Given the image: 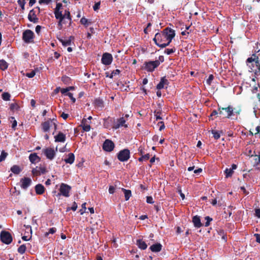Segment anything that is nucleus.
I'll use <instances>...</instances> for the list:
<instances>
[{"label":"nucleus","mask_w":260,"mask_h":260,"mask_svg":"<svg viewBox=\"0 0 260 260\" xmlns=\"http://www.w3.org/2000/svg\"><path fill=\"white\" fill-rule=\"evenodd\" d=\"M175 36V30L171 28L167 27L160 32L156 33L153 40L156 45L161 48H164L170 45Z\"/></svg>","instance_id":"1"},{"label":"nucleus","mask_w":260,"mask_h":260,"mask_svg":"<svg viewBox=\"0 0 260 260\" xmlns=\"http://www.w3.org/2000/svg\"><path fill=\"white\" fill-rule=\"evenodd\" d=\"M57 120L55 118H49L42 123V129L46 134L44 136L45 139L48 140L49 138V133L51 130L55 131L57 127ZM54 135V132L52 133Z\"/></svg>","instance_id":"2"},{"label":"nucleus","mask_w":260,"mask_h":260,"mask_svg":"<svg viewBox=\"0 0 260 260\" xmlns=\"http://www.w3.org/2000/svg\"><path fill=\"white\" fill-rule=\"evenodd\" d=\"M247 63L254 62L256 66V69L255 72V77H260V53L257 55L253 54L252 56L248 57L246 60Z\"/></svg>","instance_id":"3"},{"label":"nucleus","mask_w":260,"mask_h":260,"mask_svg":"<svg viewBox=\"0 0 260 260\" xmlns=\"http://www.w3.org/2000/svg\"><path fill=\"white\" fill-rule=\"evenodd\" d=\"M160 64L158 60L145 61L142 69L148 72H153Z\"/></svg>","instance_id":"4"},{"label":"nucleus","mask_w":260,"mask_h":260,"mask_svg":"<svg viewBox=\"0 0 260 260\" xmlns=\"http://www.w3.org/2000/svg\"><path fill=\"white\" fill-rule=\"evenodd\" d=\"M62 7V5L61 3H57L56 8L54 10V15L56 19H58V27L59 29H61L62 27V22L64 19V16H62L61 11H60V9Z\"/></svg>","instance_id":"5"},{"label":"nucleus","mask_w":260,"mask_h":260,"mask_svg":"<svg viewBox=\"0 0 260 260\" xmlns=\"http://www.w3.org/2000/svg\"><path fill=\"white\" fill-rule=\"evenodd\" d=\"M34 33L30 29H26L22 34V39L26 43L34 42Z\"/></svg>","instance_id":"6"},{"label":"nucleus","mask_w":260,"mask_h":260,"mask_svg":"<svg viewBox=\"0 0 260 260\" xmlns=\"http://www.w3.org/2000/svg\"><path fill=\"white\" fill-rule=\"evenodd\" d=\"M57 150V147H56L55 150L53 148L47 147L43 149L42 151L47 159L52 160L55 156Z\"/></svg>","instance_id":"7"},{"label":"nucleus","mask_w":260,"mask_h":260,"mask_svg":"<svg viewBox=\"0 0 260 260\" xmlns=\"http://www.w3.org/2000/svg\"><path fill=\"white\" fill-rule=\"evenodd\" d=\"M222 110H224L227 114H240L241 112V109L239 106H229L227 107L222 108Z\"/></svg>","instance_id":"8"},{"label":"nucleus","mask_w":260,"mask_h":260,"mask_svg":"<svg viewBox=\"0 0 260 260\" xmlns=\"http://www.w3.org/2000/svg\"><path fill=\"white\" fill-rule=\"evenodd\" d=\"M1 241L6 244H10L12 241V238L11 234L6 231H2L0 234Z\"/></svg>","instance_id":"9"},{"label":"nucleus","mask_w":260,"mask_h":260,"mask_svg":"<svg viewBox=\"0 0 260 260\" xmlns=\"http://www.w3.org/2000/svg\"><path fill=\"white\" fill-rule=\"evenodd\" d=\"M71 189V187L69 185L61 183L59 188L60 193H58V195L61 194L65 197H69L70 196Z\"/></svg>","instance_id":"10"},{"label":"nucleus","mask_w":260,"mask_h":260,"mask_svg":"<svg viewBox=\"0 0 260 260\" xmlns=\"http://www.w3.org/2000/svg\"><path fill=\"white\" fill-rule=\"evenodd\" d=\"M129 158V151L127 149L120 151L118 154V158L121 161H125Z\"/></svg>","instance_id":"11"},{"label":"nucleus","mask_w":260,"mask_h":260,"mask_svg":"<svg viewBox=\"0 0 260 260\" xmlns=\"http://www.w3.org/2000/svg\"><path fill=\"white\" fill-rule=\"evenodd\" d=\"M113 60L112 55L109 53H105L103 54L102 58V62L106 65H110Z\"/></svg>","instance_id":"12"},{"label":"nucleus","mask_w":260,"mask_h":260,"mask_svg":"<svg viewBox=\"0 0 260 260\" xmlns=\"http://www.w3.org/2000/svg\"><path fill=\"white\" fill-rule=\"evenodd\" d=\"M114 148V143L110 140H106L103 145V149L107 152H110L113 150Z\"/></svg>","instance_id":"13"},{"label":"nucleus","mask_w":260,"mask_h":260,"mask_svg":"<svg viewBox=\"0 0 260 260\" xmlns=\"http://www.w3.org/2000/svg\"><path fill=\"white\" fill-rule=\"evenodd\" d=\"M93 104L95 108L100 110H102L105 106L104 101L100 97L94 99Z\"/></svg>","instance_id":"14"},{"label":"nucleus","mask_w":260,"mask_h":260,"mask_svg":"<svg viewBox=\"0 0 260 260\" xmlns=\"http://www.w3.org/2000/svg\"><path fill=\"white\" fill-rule=\"evenodd\" d=\"M28 19L29 21L36 23L38 22L39 18L36 15V12L34 9L31 10L28 15Z\"/></svg>","instance_id":"15"},{"label":"nucleus","mask_w":260,"mask_h":260,"mask_svg":"<svg viewBox=\"0 0 260 260\" xmlns=\"http://www.w3.org/2000/svg\"><path fill=\"white\" fill-rule=\"evenodd\" d=\"M21 187L25 189L27 188L31 183V180L29 178H22L21 181Z\"/></svg>","instance_id":"16"},{"label":"nucleus","mask_w":260,"mask_h":260,"mask_svg":"<svg viewBox=\"0 0 260 260\" xmlns=\"http://www.w3.org/2000/svg\"><path fill=\"white\" fill-rule=\"evenodd\" d=\"M46 172V169L44 167H37L32 170V173L35 176H39Z\"/></svg>","instance_id":"17"},{"label":"nucleus","mask_w":260,"mask_h":260,"mask_svg":"<svg viewBox=\"0 0 260 260\" xmlns=\"http://www.w3.org/2000/svg\"><path fill=\"white\" fill-rule=\"evenodd\" d=\"M237 168V166L235 164H233L232 166V168H226L224 171V173L225 174V176L226 178L231 177L234 173V170H236Z\"/></svg>","instance_id":"18"},{"label":"nucleus","mask_w":260,"mask_h":260,"mask_svg":"<svg viewBox=\"0 0 260 260\" xmlns=\"http://www.w3.org/2000/svg\"><path fill=\"white\" fill-rule=\"evenodd\" d=\"M169 82L168 80L166 79L165 77L161 78L160 81L159 83L156 86V88L157 89H161L164 88L165 85H168Z\"/></svg>","instance_id":"19"},{"label":"nucleus","mask_w":260,"mask_h":260,"mask_svg":"<svg viewBox=\"0 0 260 260\" xmlns=\"http://www.w3.org/2000/svg\"><path fill=\"white\" fill-rule=\"evenodd\" d=\"M125 120L123 118H120L118 119L116 123H115L113 126V127L115 129L118 128L120 126L127 127V125L125 124Z\"/></svg>","instance_id":"20"},{"label":"nucleus","mask_w":260,"mask_h":260,"mask_svg":"<svg viewBox=\"0 0 260 260\" xmlns=\"http://www.w3.org/2000/svg\"><path fill=\"white\" fill-rule=\"evenodd\" d=\"M81 125L82 127L83 131L85 132H89L90 129V126L89 124V122L85 118L83 119Z\"/></svg>","instance_id":"21"},{"label":"nucleus","mask_w":260,"mask_h":260,"mask_svg":"<svg viewBox=\"0 0 260 260\" xmlns=\"http://www.w3.org/2000/svg\"><path fill=\"white\" fill-rule=\"evenodd\" d=\"M54 138L55 142H64L66 140V135L59 132L58 135L54 136Z\"/></svg>","instance_id":"22"},{"label":"nucleus","mask_w":260,"mask_h":260,"mask_svg":"<svg viewBox=\"0 0 260 260\" xmlns=\"http://www.w3.org/2000/svg\"><path fill=\"white\" fill-rule=\"evenodd\" d=\"M74 39L73 36H70L68 39L64 40L62 39H59V41L61 43L63 46H70L71 45L72 41Z\"/></svg>","instance_id":"23"},{"label":"nucleus","mask_w":260,"mask_h":260,"mask_svg":"<svg viewBox=\"0 0 260 260\" xmlns=\"http://www.w3.org/2000/svg\"><path fill=\"white\" fill-rule=\"evenodd\" d=\"M162 245L160 243H156L155 244L152 245L150 247V250L152 252H159L161 250Z\"/></svg>","instance_id":"24"},{"label":"nucleus","mask_w":260,"mask_h":260,"mask_svg":"<svg viewBox=\"0 0 260 260\" xmlns=\"http://www.w3.org/2000/svg\"><path fill=\"white\" fill-rule=\"evenodd\" d=\"M136 244L141 249L145 250L147 247V245L146 243L141 239L137 240Z\"/></svg>","instance_id":"25"},{"label":"nucleus","mask_w":260,"mask_h":260,"mask_svg":"<svg viewBox=\"0 0 260 260\" xmlns=\"http://www.w3.org/2000/svg\"><path fill=\"white\" fill-rule=\"evenodd\" d=\"M192 222L193 223L194 226L196 228H198L202 226L201 220L200 217L198 216H195L193 217Z\"/></svg>","instance_id":"26"},{"label":"nucleus","mask_w":260,"mask_h":260,"mask_svg":"<svg viewBox=\"0 0 260 260\" xmlns=\"http://www.w3.org/2000/svg\"><path fill=\"white\" fill-rule=\"evenodd\" d=\"M44 187L42 184H39L35 186V190L38 194H43L44 192Z\"/></svg>","instance_id":"27"},{"label":"nucleus","mask_w":260,"mask_h":260,"mask_svg":"<svg viewBox=\"0 0 260 260\" xmlns=\"http://www.w3.org/2000/svg\"><path fill=\"white\" fill-rule=\"evenodd\" d=\"M29 160L32 163H35L37 161L40 160V157L37 155L36 153L30 154L29 156Z\"/></svg>","instance_id":"28"},{"label":"nucleus","mask_w":260,"mask_h":260,"mask_svg":"<svg viewBox=\"0 0 260 260\" xmlns=\"http://www.w3.org/2000/svg\"><path fill=\"white\" fill-rule=\"evenodd\" d=\"M75 160V156L73 153H70L69 154L68 157L64 159L66 163L72 164Z\"/></svg>","instance_id":"29"},{"label":"nucleus","mask_w":260,"mask_h":260,"mask_svg":"<svg viewBox=\"0 0 260 260\" xmlns=\"http://www.w3.org/2000/svg\"><path fill=\"white\" fill-rule=\"evenodd\" d=\"M80 22L82 25H83L86 27H87L91 23V22L90 21L88 20L87 19L84 17L80 19Z\"/></svg>","instance_id":"30"},{"label":"nucleus","mask_w":260,"mask_h":260,"mask_svg":"<svg viewBox=\"0 0 260 260\" xmlns=\"http://www.w3.org/2000/svg\"><path fill=\"white\" fill-rule=\"evenodd\" d=\"M8 64L4 59L0 60V69L2 70H5L8 68Z\"/></svg>","instance_id":"31"},{"label":"nucleus","mask_w":260,"mask_h":260,"mask_svg":"<svg viewBox=\"0 0 260 260\" xmlns=\"http://www.w3.org/2000/svg\"><path fill=\"white\" fill-rule=\"evenodd\" d=\"M122 190L123 191V192L124 193V197H125V200L126 201L128 200L132 195L131 191L130 190H127V189H125L124 188H122Z\"/></svg>","instance_id":"32"},{"label":"nucleus","mask_w":260,"mask_h":260,"mask_svg":"<svg viewBox=\"0 0 260 260\" xmlns=\"http://www.w3.org/2000/svg\"><path fill=\"white\" fill-rule=\"evenodd\" d=\"M247 65L248 66L249 68L251 70V72H253L255 75V70L256 69V66L255 65L254 62L251 63H247Z\"/></svg>","instance_id":"33"},{"label":"nucleus","mask_w":260,"mask_h":260,"mask_svg":"<svg viewBox=\"0 0 260 260\" xmlns=\"http://www.w3.org/2000/svg\"><path fill=\"white\" fill-rule=\"evenodd\" d=\"M11 171L14 174H18L20 172V169L18 166L14 165L11 168Z\"/></svg>","instance_id":"34"},{"label":"nucleus","mask_w":260,"mask_h":260,"mask_svg":"<svg viewBox=\"0 0 260 260\" xmlns=\"http://www.w3.org/2000/svg\"><path fill=\"white\" fill-rule=\"evenodd\" d=\"M61 81L66 84H69L71 81L70 77L67 76H63L61 78Z\"/></svg>","instance_id":"35"},{"label":"nucleus","mask_w":260,"mask_h":260,"mask_svg":"<svg viewBox=\"0 0 260 260\" xmlns=\"http://www.w3.org/2000/svg\"><path fill=\"white\" fill-rule=\"evenodd\" d=\"M8 156V153L5 151L3 150L0 155V161H3L5 160Z\"/></svg>","instance_id":"36"},{"label":"nucleus","mask_w":260,"mask_h":260,"mask_svg":"<svg viewBox=\"0 0 260 260\" xmlns=\"http://www.w3.org/2000/svg\"><path fill=\"white\" fill-rule=\"evenodd\" d=\"M2 98L4 101H8L10 100V94L8 92H4L2 95Z\"/></svg>","instance_id":"37"},{"label":"nucleus","mask_w":260,"mask_h":260,"mask_svg":"<svg viewBox=\"0 0 260 260\" xmlns=\"http://www.w3.org/2000/svg\"><path fill=\"white\" fill-rule=\"evenodd\" d=\"M26 250V246L25 245H21L18 248V252L20 254H23Z\"/></svg>","instance_id":"38"},{"label":"nucleus","mask_w":260,"mask_h":260,"mask_svg":"<svg viewBox=\"0 0 260 260\" xmlns=\"http://www.w3.org/2000/svg\"><path fill=\"white\" fill-rule=\"evenodd\" d=\"M150 158V155L149 154H146L142 156L141 157L139 158V161H143L147 160Z\"/></svg>","instance_id":"39"},{"label":"nucleus","mask_w":260,"mask_h":260,"mask_svg":"<svg viewBox=\"0 0 260 260\" xmlns=\"http://www.w3.org/2000/svg\"><path fill=\"white\" fill-rule=\"evenodd\" d=\"M62 16H64V18H67L69 19L70 21H71L72 18L70 14V12L69 10H65L64 14H62Z\"/></svg>","instance_id":"40"},{"label":"nucleus","mask_w":260,"mask_h":260,"mask_svg":"<svg viewBox=\"0 0 260 260\" xmlns=\"http://www.w3.org/2000/svg\"><path fill=\"white\" fill-rule=\"evenodd\" d=\"M10 122L12 123V127L13 129H15V127L17 126V121L15 120V118L13 117H11L10 118Z\"/></svg>","instance_id":"41"},{"label":"nucleus","mask_w":260,"mask_h":260,"mask_svg":"<svg viewBox=\"0 0 260 260\" xmlns=\"http://www.w3.org/2000/svg\"><path fill=\"white\" fill-rule=\"evenodd\" d=\"M17 2L21 8L23 10H24V6L26 4L25 0H18Z\"/></svg>","instance_id":"42"},{"label":"nucleus","mask_w":260,"mask_h":260,"mask_svg":"<svg viewBox=\"0 0 260 260\" xmlns=\"http://www.w3.org/2000/svg\"><path fill=\"white\" fill-rule=\"evenodd\" d=\"M175 51H176V49L174 47V48H171V49H166L165 50V53H166L168 55H170V54H171L174 53L175 52Z\"/></svg>","instance_id":"43"},{"label":"nucleus","mask_w":260,"mask_h":260,"mask_svg":"<svg viewBox=\"0 0 260 260\" xmlns=\"http://www.w3.org/2000/svg\"><path fill=\"white\" fill-rule=\"evenodd\" d=\"M211 133L215 139H218L220 138V135L218 131L213 130L212 131Z\"/></svg>","instance_id":"44"},{"label":"nucleus","mask_w":260,"mask_h":260,"mask_svg":"<svg viewBox=\"0 0 260 260\" xmlns=\"http://www.w3.org/2000/svg\"><path fill=\"white\" fill-rule=\"evenodd\" d=\"M36 75V72L34 70H32L29 73H27L26 74V76L29 78H31L32 77H34L35 76V75Z\"/></svg>","instance_id":"45"},{"label":"nucleus","mask_w":260,"mask_h":260,"mask_svg":"<svg viewBox=\"0 0 260 260\" xmlns=\"http://www.w3.org/2000/svg\"><path fill=\"white\" fill-rule=\"evenodd\" d=\"M67 96H68L70 98L73 103H75L76 102V99L73 96V93L69 92L67 94Z\"/></svg>","instance_id":"46"},{"label":"nucleus","mask_w":260,"mask_h":260,"mask_svg":"<svg viewBox=\"0 0 260 260\" xmlns=\"http://www.w3.org/2000/svg\"><path fill=\"white\" fill-rule=\"evenodd\" d=\"M177 190L179 193L180 194V197H181L182 200L185 199V195L182 192L181 188L180 186H177Z\"/></svg>","instance_id":"47"},{"label":"nucleus","mask_w":260,"mask_h":260,"mask_svg":"<svg viewBox=\"0 0 260 260\" xmlns=\"http://www.w3.org/2000/svg\"><path fill=\"white\" fill-rule=\"evenodd\" d=\"M213 79H214L213 75H210L209 77H208V78L206 80L207 84H208V85H211V82H212V80H213Z\"/></svg>","instance_id":"48"},{"label":"nucleus","mask_w":260,"mask_h":260,"mask_svg":"<svg viewBox=\"0 0 260 260\" xmlns=\"http://www.w3.org/2000/svg\"><path fill=\"white\" fill-rule=\"evenodd\" d=\"M205 220H206V222H205V226H208L209 225L210 222L212 220V219L209 216H206L205 217Z\"/></svg>","instance_id":"49"},{"label":"nucleus","mask_w":260,"mask_h":260,"mask_svg":"<svg viewBox=\"0 0 260 260\" xmlns=\"http://www.w3.org/2000/svg\"><path fill=\"white\" fill-rule=\"evenodd\" d=\"M56 231V230L55 228H50L48 233H46V236H48L49 234H53Z\"/></svg>","instance_id":"50"},{"label":"nucleus","mask_w":260,"mask_h":260,"mask_svg":"<svg viewBox=\"0 0 260 260\" xmlns=\"http://www.w3.org/2000/svg\"><path fill=\"white\" fill-rule=\"evenodd\" d=\"M258 107H260V105L253 107V112L254 114L260 113V109H259Z\"/></svg>","instance_id":"51"},{"label":"nucleus","mask_w":260,"mask_h":260,"mask_svg":"<svg viewBox=\"0 0 260 260\" xmlns=\"http://www.w3.org/2000/svg\"><path fill=\"white\" fill-rule=\"evenodd\" d=\"M100 4H101V3L100 2L95 3L94 6H93V9L94 11H97L99 9L100 6Z\"/></svg>","instance_id":"52"},{"label":"nucleus","mask_w":260,"mask_h":260,"mask_svg":"<svg viewBox=\"0 0 260 260\" xmlns=\"http://www.w3.org/2000/svg\"><path fill=\"white\" fill-rule=\"evenodd\" d=\"M18 108V106L16 104H12L10 105V109L11 110H12L13 112H15L14 111L15 109H17Z\"/></svg>","instance_id":"53"},{"label":"nucleus","mask_w":260,"mask_h":260,"mask_svg":"<svg viewBox=\"0 0 260 260\" xmlns=\"http://www.w3.org/2000/svg\"><path fill=\"white\" fill-rule=\"evenodd\" d=\"M146 202L149 204H153L154 203L153 198L152 197H147Z\"/></svg>","instance_id":"54"},{"label":"nucleus","mask_w":260,"mask_h":260,"mask_svg":"<svg viewBox=\"0 0 260 260\" xmlns=\"http://www.w3.org/2000/svg\"><path fill=\"white\" fill-rule=\"evenodd\" d=\"M60 91H61V93L62 94H64V95H67V94L69 92L68 91L67 87L66 88H61V89H60Z\"/></svg>","instance_id":"55"},{"label":"nucleus","mask_w":260,"mask_h":260,"mask_svg":"<svg viewBox=\"0 0 260 260\" xmlns=\"http://www.w3.org/2000/svg\"><path fill=\"white\" fill-rule=\"evenodd\" d=\"M115 187L113 186L110 185L109 188V192L110 194H113L115 192Z\"/></svg>","instance_id":"56"},{"label":"nucleus","mask_w":260,"mask_h":260,"mask_svg":"<svg viewBox=\"0 0 260 260\" xmlns=\"http://www.w3.org/2000/svg\"><path fill=\"white\" fill-rule=\"evenodd\" d=\"M258 87H259V84H257L256 85L254 86L252 89V93H255L257 91Z\"/></svg>","instance_id":"57"},{"label":"nucleus","mask_w":260,"mask_h":260,"mask_svg":"<svg viewBox=\"0 0 260 260\" xmlns=\"http://www.w3.org/2000/svg\"><path fill=\"white\" fill-rule=\"evenodd\" d=\"M255 215L257 217L260 218V209L255 210Z\"/></svg>","instance_id":"58"},{"label":"nucleus","mask_w":260,"mask_h":260,"mask_svg":"<svg viewBox=\"0 0 260 260\" xmlns=\"http://www.w3.org/2000/svg\"><path fill=\"white\" fill-rule=\"evenodd\" d=\"M51 1V0H40L39 1V3L40 4H48Z\"/></svg>","instance_id":"59"},{"label":"nucleus","mask_w":260,"mask_h":260,"mask_svg":"<svg viewBox=\"0 0 260 260\" xmlns=\"http://www.w3.org/2000/svg\"><path fill=\"white\" fill-rule=\"evenodd\" d=\"M41 26L40 25H37L36 27V29H35V30H36V32L39 34V32H40L41 31Z\"/></svg>","instance_id":"60"},{"label":"nucleus","mask_w":260,"mask_h":260,"mask_svg":"<svg viewBox=\"0 0 260 260\" xmlns=\"http://www.w3.org/2000/svg\"><path fill=\"white\" fill-rule=\"evenodd\" d=\"M112 73L114 76H115L116 75H119L120 73V71L118 69H116L114 70Z\"/></svg>","instance_id":"61"},{"label":"nucleus","mask_w":260,"mask_h":260,"mask_svg":"<svg viewBox=\"0 0 260 260\" xmlns=\"http://www.w3.org/2000/svg\"><path fill=\"white\" fill-rule=\"evenodd\" d=\"M77 204L75 202H74L73 203L72 207H71V209L73 211H76L77 208Z\"/></svg>","instance_id":"62"},{"label":"nucleus","mask_w":260,"mask_h":260,"mask_svg":"<svg viewBox=\"0 0 260 260\" xmlns=\"http://www.w3.org/2000/svg\"><path fill=\"white\" fill-rule=\"evenodd\" d=\"M254 236L256 237V241L260 243V235L258 234H255L254 235Z\"/></svg>","instance_id":"63"},{"label":"nucleus","mask_w":260,"mask_h":260,"mask_svg":"<svg viewBox=\"0 0 260 260\" xmlns=\"http://www.w3.org/2000/svg\"><path fill=\"white\" fill-rule=\"evenodd\" d=\"M60 55L59 53H58L57 52H54V57L56 58V59H58L59 57H60Z\"/></svg>","instance_id":"64"}]
</instances>
